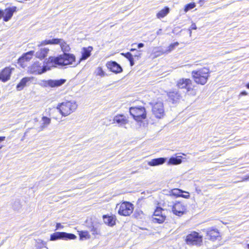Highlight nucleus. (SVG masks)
<instances>
[{
    "label": "nucleus",
    "mask_w": 249,
    "mask_h": 249,
    "mask_svg": "<svg viewBox=\"0 0 249 249\" xmlns=\"http://www.w3.org/2000/svg\"><path fill=\"white\" fill-rule=\"evenodd\" d=\"M75 60V56L71 53H64L57 57L50 56L44 61L43 65L38 61L35 62L30 67L29 71L32 74H41L50 70L52 67L72 64Z\"/></svg>",
    "instance_id": "f257e3e1"
},
{
    "label": "nucleus",
    "mask_w": 249,
    "mask_h": 249,
    "mask_svg": "<svg viewBox=\"0 0 249 249\" xmlns=\"http://www.w3.org/2000/svg\"><path fill=\"white\" fill-rule=\"evenodd\" d=\"M210 71L206 68H202L198 71L192 72V75L194 81L198 84L204 85L206 83L209 77Z\"/></svg>",
    "instance_id": "f03ea898"
},
{
    "label": "nucleus",
    "mask_w": 249,
    "mask_h": 249,
    "mask_svg": "<svg viewBox=\"0 0 249 249\" xmlns=\"http://www.w3.org/2000/svg\"><path fill=\"white\" fill-rule=\"evenodd\" d=\"M186 242L188 245L200 246L202 242V236L194 231L186 236Z\"/></svg>",
    "instance_id": "7ed1b4c3"
},
{
    "label": "nucleus",
    "mask_w": 249,
    "mask_h": 249,
    "mask_svg": "<svg viewBox=\"0 0 249 249\" xmlns=\"http://www.w3.org/2000/svg\"><path fill=\"white\" fill-rule=\"evenodd\" d=\"M133 211V204L128 202H124L119 205L118 213L121 215L128 216L132 213Z\"/></svg>",
    "instance_id": "20e7f679"
},
{
    "label": "nucleus",
    "mask_w": 249,
    "mask_h": 249,
    "mask_svg": "<svg viewBox=\"0 0 249 249\" xmlns=\"http://www.w3.org/2000/svg\"><path fill=\"white\" fill-rule=\"evenodd\" d=\"M76 238V236L72 233L64 232H56L51 235V240L54 241L58 239L73 240Z\"/></svg>",
    "instance_id": "39448f33"
},
{
    "label": "nucleus",
    "mask_w": 249,
    "mask_h": 249,
    "mask_svg": "<svg viewBox=\"0 0 249 249\" xmlns=\"http://www.w3.org/2000/svg\"><path fill=\"white\" fill-rule=\"evenodd\" d=\"M66 80L61 79L59 80H43L41 81V85L44 87H49L51 88L58 87L62 86L66 82Z\"/></svg>",
    "instance_id": "423d86ee"
},
{
    "label": "nucleus",
    "mask_w": 249,
    "mask_h": 249,
    "mask_svg": "<svg viewBox=\"0 0 249 249\" xmlns=\"http://www.w3.org/2000/svg\"><path fill=\"white\" fill-rule=\"evenodd\" d=\"M177 86L180 89H186L187 91H190L193 89L192 81L190 79L182 78L178 80L177 82Z\"/></svg>",
    "instance_id": "0eeeda50"
},
{
    "label": "nucleus",
    "mask_w": 249,
    "mask_h": 249,
    "mask_svg": "<svg viewBox=\"0 0 249 249\" xmlns=\"http://www.w3.org/2000/svg\"><path fill=\"white\" fill-rule=\"evenodd\" d=\"M34 53V51H31L24 54L18 59V63L20 65L22 68L25 67L27 66L26 62L31 59Z\"/></svg>",
    "instance_id": "6e6552de"
},
{
    "label": "nucleus",
    "mask_w": 249,
    "mask_h": 249,
    "mask_svg": "<svg viewBox=\"0 0 249 249\" xmlns=\"http://www.w3.org/2000/svg\"><path fill=\"white\" fill-rule=\"evenodd\" d=\"M14 68L9 67H6L0 72V80L3 82L8 81L11 77V75Z\"/></svg>",
    "instance_id": "1a4fd4ad"
},
{
    "label": "nucleus",
    "mask_w": 249,
    "mask_h": 249,
    "mask_svg": "<svg viewBox=\"0 0 249 249\" xmlns=\"http://www.w3.org/2000/svg\"><path fill=\"white\" fill-rule=\"evenodd\" d=\"M129 112L137 121H141L146 118L145 110H129Z\"/></svg>",
    "instance_id": "9d476101"
},
{
    "label": "nucleus",
    "mask_w": 249,
    "mask_h": 249,
    "mask_svg": "<svg viewBox=\"0 0 249 249\" xmlns=\"http://www.w3.org/2000/svg\"><path fill=\"white\" fill-rule=\"evenodd\" d=\"M185 206L179 202L175 203L172 207V211L176 215H182L185 213Z\"/></svg>",
    "instance_id": "9b49d317"
},
{
    "label": "nucleus",
    "mask_w": 249,
    "mask_h": 249,
    "mask_svg": "<svg viewBox=\"0 0 249 249\" xmlns=\"http://www.w3.org/2000/svg\"><path fill=\"white\" fill-rule=\"evenodd\" d=\"M106 66L110 71L116 73H120L123 71L121 66L115 61L108 62Z\"/></svg>",
    "instance_id": "f8f14e48"
},
{
    "label": "nucleus",
    "mask_w": 249,
    "mask_h": 249,
    "mask_svg": "<svg viewBox=\"0 0 249 249\" xmlns=\"http://www.w3.org/2000/svg\"><path fill=\"white\" fill-rule=\"evenodd\" d=\"M103 219L105 224L109 226L112 227L116 224V218L114 215H104Z\"/></svg>",
    "instance_id": "ddd939ff"
},
{
    "label": "nucleus",
    "mask_w": 249,
    "mask_h": 249,
    "mask_svg": "<svg viewBox=\"0 0 249 249\" xmlns=\"http://www.w3.org/2000/svg\"><path fill=\"white\" fill-rule=\"evenodd\" d=\"M208 238L215 241L219 237V232L217 229H208L207 231Z\"/></svg>",
    "instance_id": "4468645a"
},
{
    "label": "nucleus",
    "mask_w": 249,
    "mask_h": 249,
    "mask_svg": "<svg viewBox=\"0 0 249 249\" xmlns=\"http://www.w3.org/2000/svg\"><path fill=\"white\" fill-rule=\"evenodd\" d=\"M33 77H26L23 78L17 86V89L18 91L21 90L25 86H27V83L33 80Z\"/></svg>",
    "instance_id": "2eb2a0df"
},
{
    "label": "nucleus",
    "mask_w": 249,
    "mask_h": 249,
    "mask_svg": "<svg viewBox=\"0 0 249 249\" xmlns=\"http://www.w3.org/2000/svg\"><path fill=\"white\" fill-rule=\"evenodd\" d=\"M76 107H77L75 102L67 101L59 104L56 107V109H60L61 107L62 108L65 107L68 108V109H75Z\"/></svg>",
    "instance_id": "dca6fc26"
},
{
    "label": "nucleus",
    "mask_w": 249,
    "mask_h": 249,
    "mask_svg": "<svg viewBox=\"0 0 249 249\" xmlns=\"http://www.w3.org/2000/svg\"><path fill=\"white\" fill-rule=\"evenodd\" d=\"M16 7H14L12 8L6 9L5 10V13H4L3 20L4 21H9L13 15V13L15 11H16Z\"/></svg>",
    "instance_id": "f3484780"
},
{
    "label": "nucleus",
    "mask_w": 249,
    "mask_h": 249,
    "mask_svg": "<svg viewBox=\"0 0 249 249\" xmlns=\"http://www.w3.org/2000/svg\"><path fill=\"white\" fill-rule=\"evenodd\" d=\"M92 47L89 46L88 48H83L82 52V57L80 60H86L89 57L91 54V52L92 51Z\"/></svg>",
    "instance_id": "a211bd4d"
},
{
    "label": "nucleus",
    "mask_w": 249,
    "mask_h": 249,
    "mask_svg": "<svg viewBox=\"0 0 249 249\" xmlns=\"http://www.w3.org/2000/svg\"><path fill=\"white\" fill-rule=\"evenodd\" d=\"M113 121L119 124L120 125L125 124L128 123L126 118L123 115L116 116L114 118Z\"/></svg>",
    "instance_id": "6ab92c4d"
},
{
    "label": "nucleus",
    "mask_w": 249,
    "mask_h": 249,
    "mask_svg": "<svg viewBox=\"0 0 249 249\" xmlns=\"http://www.w3.org/2000/svg\"><path fill=\"white\" fill-rule=\"evenodd\" d=\"M166 159L164 158H160L152 160L148 162V165L154 166L162 164L166 161Z\"/></svg>",
    "instance_id": "aec40b11"
},
{
    "label": "nucleus",
    "mask_w": 249,
    "mask_h": 249,
    "mask_svg": "<svg viewBox=\"0 0 249 249\" xmlns=\"http://www.w3.org/2000/svg\"><path fill=\"white\" fill-rule=\"evenodd\" d=\"M100 226L99 223H92L90 229V231L93 235L99 234L100 233Z\"/></svg>",
    "instance_id": "412c9836"
},
{
    "label": "nucleus",
    "mask_w": 249,
    "mask_h": 249,
    "mask_svg": "<svg viewBox=\"0 0 249 249\" xmlns=\"http://www.w3.org/2000/svg\"><path fill=\"white\" fill-rule=\"evenodd\" d=\"M49 50L47 48H42L37 51L36 53V56L40 59H43L47 56Z\"/></svg>",
    "instance_id": "4be33fe9"
},
{
    "label": "nucleus",
    "mask_w": 249,
    "mask_h": 249,
    "mask_svg": "<svg viewBox=\"0 0 249 249\" xmlns=\"http://www.w3.org/2000/svg\"><path fill=\"white\" fill-rule=\"evenodd\" d=\"M62 39L53 38L50 40L42 41L38 46L45 45L47 44H60Z\"/></svg>",
    "instance_id": "5701e85b"
},
{
    "label": "nucleus",
    "mask_w": 249,
    "mask_h": 249,
    "mask_svg": "<svg viewBox=\"0 0 249 249\" xmlns=\"http://www.w3.org/2000/svg\"><path fill=\"white\" fill-rule=\"evenodd\" d=\"M181 156H178L176 157H171L169 159L168 162L169 165H178L182 162Z\"/></svg>",
    "instance_id": "b1692460"
},
{
    "label": "nucleus",
    "mask_w": 249,
    "mask_h": 249,
    "mask_svg": "<svg viewBox=\"0 0 249 249\" xmlns=\"http://www.w3.org/2000/svg\"><path fill=\"white\" fill-rule=\"evenodd\" d=\"M166 219L165 215H159V216H153L152 217V221L154 223H162Z\"/></svg>",
    "instance_id": "393cba45"
},
{
    "label": "nucleus",
    "mask_w": 249,
    "mask_h": 249,
    "mask_svg": "<svg viewBox=\"0 0 249 249\" xmlns=\"http://www.w3.org/2000/svg\"><path fill=\"white\" fill-rule=\"evenodd\" d=\"M169 11L170 10L168 7H165L157 14V18H164L169 13Z\"/></svg>",
    "instance_id": "a878e982"
},
{
    "label": "nucleus",
    "mask_w": 249,
    "mask_h": 249,
    "mask_svg": "<svg viewBox=\"0 0 249 249\" xmlns=\"http://www.w3.org/2000/svg\"><path fill=\"white\" fill-rule=\"evenodd\" d=\"M42 124L41 126V130H43L45 128L47 127L48 125L51 123V119L47 117L43 116L42 118Z\"/></svg>",
    "instance_id": "bb28decb"
},
{
    "label": "nucleus",
    "mask_w": 249,
    "mask_h": 249,
    "mask_svg": "<svg viewBox=\"0 0 249 249\" xmlns=\"http://www.w3.org/2000/svg\"><path fill=\"white\" fill-rule=\"evenodd\" d=\"M121 55L124 56L129 61L131 66H133L134 65L133 56L130 53H122Z\"/></svg>",
    "instance_id": "cd10ccee"
},
{
    "label": "nucleus",
    "mask_w": 249,
    "mask_h": 249,
    "mask_svg": "<svg viewBox=\"0 0 249 249\" xmlns=\"http://www.w3.org/2000/svg\"><path fill=\"white\" fill-rule=\"evenodd\" d=\"M60 45L62 51L64 52V53H66L65 52H68L70 50V47L62 39H61V42L60 43Z\"/></svg>",
    "instance_id": "c85d7f7f"
},
{
    "label": "nucleus",
    "mask_w": 249,
    "mask_h": 249,
    "mask_svg": "<svg viewBox=\"0 0 249 249\" xmlns=\"http://www.w3.org/2000/svg\"><path fill=\"white\" fill-rule=\"evenodd\" d=\"M153 114L158 119L162 118L164 115L163 110H152Z\"/></svg>",
    "instance_id": "c756f323"
},
{
    "label": "nucleus",
    "mask_w": 249,
    "mask_h": 249,
    "mask_svg": "<svg viewBox=\"0 0 249 249\" xmlns=\"http://www.w3.org/2000/svg\"><path fill=\"white\" fill-rule=\"evenodd\" d=\"M81 240L89 239L90 236L88 231H81L79 233Z\"/></svg>",
    "instance_id": "7c9ffc66"
},
{
    "label": "nucleus",
    "mask_w": 249,
    "mask_h": 249,
    "mask_svg": "<svg viewBox=\"0 0 249 249\" xmlns=\"http://www.w3.org/2000/svg\"><path fill=\"white\" fill-rule=\"evenodd\" d=\"M165 210L161 208V207H157L155 210L153 214V216H159V215H165Z\"/></svg>",
    "instance_id": "2f4dec72"
},
{
    "label": "nucleus",
    "mask_w": 249,
    "mask_h": 249,
    "mask_svg": "<svg viewBox=\"0 0 249 249\" xmlns=\"http://www.w3.org/2000/svg\"><path fill=\"white\" fill-rule=\"evenodd\" d=\"M56 111L59 115L62 116H67L71 113V110H56Z\"/></svg>",
    "instance_id": "473e14b6"
},
{
    "label": "nucleus",
    "mask_w": 249,
    "mask_h": 249,
    "mask_svg": "<svg viewBox=\"0 0 249 249\" xmlns=\"http://www.w3.org/2000/svg\"><path fill=\"white\" fill-rule=\"evenodd\" d=\"M169 97L173 100V101H176L177 99H179L180 97L178 93L170 92L169 94Z\"/></svg>",
    "instance_id": "72a5a7b5"
},
{
    "label": "nucleus",
    "mask_w": 249,
    "mask_h": 249,
    "mask_svg": "<svg viewBox=\"0 0 249 249\" xmlns=\"http://www.w3.org/2000/svg\"><path fill=\"white\" fill-rule=\"evenodd\" d=\"M195 7H196V4L194 2L187 4V5H185V7L184 8V11L185 12H187L189 10L195 8Z\"/></svg>",
    "instance_id": "f704fd0d"
},
{
    "label": "nucleus",
    "mask_w": 249,
    "mask_h": 249,
    "mask_svg": "<svg viewBox=\"0 0 249 249\" xmlns=\"http://www.w3.org/2000/svg\"><path fill=\"white\" fill-rule=\"evenodd\" d=\"M96 72L97 75H99L101 77H103L105 75V72L101 67H98L96 70Z\"/></svg>",
    "instance_id": "c9c22d12"
},
{
    "label": "nucleus",
    "mask_w": 249,
    "mask_h": 249,
    "mask_svg": "<svg viewBox=\"0 0 249 249\" xmlns=\"http://www.w3.org/2000/svg\"><path fill=\"white\" fill-rule=\"evenodd\" d=\"M179 43L178 42H176L173 44H170V45L168 47V49L167 51L168 52H170L173 50L175 47H177Z\"/></svg>",
    "instance_id": "e433bc0d"
},
{
    "label": "nucleus",
    "mask_w": 249,
    "mask_h": 249,
    "mask_svg": "<svg viewBox=\"0 0 249 249\" xmlns=\"http://www.w3.org/2000/svg\"><path fill=\"white\" fill-rule=\"evenodd\" d=\"M182 192H183V191L178 189H173L172 191V193L174 196H180L179 193Z\"/></svg>",
    "instance_id": "4c0bfd02"
},
{
    "label": "nucleus",
    "mask_w": 249,
    "mask_h": 249,
    "mask_svg": "<svg viewBox=\"0 0 249 249\" xmlns=\"http://www.w3.org/2000/svg\"><path fill=\"white\" fill-rule=\"evenodd\" d=\"M5 137H0V142L2 141H3L5 140ZM3 147V145H1L0 144V149L2 148Z\"/></svg>",
    "instance_id": "58836bf2"
},
{
    "label": "nucleus",
    "mask_w": 249,
    "mask_h": 249,
    "mask_svg": "<svg viewBox=\"0 0 249 249\" xmlns=\"http://www.w3.org/2000/svg\"><path fill=\"white\" fill-rule=\"evenodd\" d=\"M141 53H140V51H138V52H137V54L134 55V57H137L138 58H139V57H141Z\"/></svg>",
    "instance_id": "ea45409f"
},
{
    "label": "nucleus",
    "mask_w": 249,
    "mask_h": 249,
    "mask_svg": "<svg viewBox=\"0 0 249 249\" xmlns=\"http://www.w3.org/2000/svg\"><path fill=\"white\" fill-rule=\"evenodd\" d=\"M191 30H196V26L195 23H193L191 26Z\"/></svg>",
    "instance_id": "a19ab883"
},
{
    "label": "nucleus",
    "mask_w": 249,
    "mask_h": 249,
    "mask_svg": "<svg viewBox=\"0 0 249 249\" xmlns=\"http://www.w3.org/2000/svg\"><path fill=\"white\" fill-rule=\"evenodd\" d=\"M243 181H247L249 180V175L246 176L245 178H243Z\"/></svg>",
    "instance_id": "79ce46f5"
},
{
    "label": "nucleus",
    "mask_w": 249,
    "mask_h": 249,
    "mask_svg": "<svg viewBox=\"0 0 249 249\" xmlns=\"http://www.w3.org/2000/svg\"><path fill=\"white\" fill-rule=\"evenodd\" d=\"M144 46V44L142 43H140L138 44V48L140 49Z\"/></svg>",
    "instance_id": "37998d69"
},
{
    "label": "nucleus",
    "mask_w": 249,
    "mask_h": 249,
    "mask_svg": "<svg viewBox=\"0 0 249 249\" xmlns=\"http://www.w3.org/2000/svg\"><path fill=\"white\" fill-rule=\"evenodd\" d=\"M180 196H182L183 197H184V198H189L190 196L189 195L186 196V195H180Z\"/></svg>",
    "instance_id": "c03bdc74"
},
{
    "label": "nucleus",
    "mask_w": 249,
    "mask_h": 249,
    "mask_svg": "<svg viewBox=\"0 0 249 249\" xmlns=\"http://www.w3.org/2000/svg\"><path fill=\"white\" fill-rule=\"evenodd\" d=\"M4 16V12L0 10V19Z\"/></svg>",
    "instance_id": "a18cd8bd"
},
{
    "label": "nucleus",
    "mask_w": 249,
    "mask_h": 249,
    "mask_svg": "<svg viewBox=\"0 0 249 249\" xmlns=\"http://www.w3.org/2000/svg\"><path fill=\"white\" fill-rule=\"evenodd\" d=\"M205 0H199V3L200 4V6H202L204 3V1Z\"/></svg>",
    "instance_id": "49530a36"
},
{
    "label": "nucleus",
    "mask_w": 249,
    "mask_h": 249,
    "mask_svg": "<svg viewBox=\"0 0 249 249\" xmlns=\"http://www.w3.org/2000/svg\"><path fill=\"white\" fill-rule=\"evenodd\" d=\"M61 226V224H60V223H57V224H56V229H58V228H59Z\"/></svg>",
    "instance_id": "de8ad7c7"
},
{
    "label": "nucleus",
    "mask_w": 249,
    "mask_h": 249,
    "mask_svg": "<svg viewBox=\"0 0 249 249\" xmlns=\"http://www.w3.org/2000/svg\"><path fill=\"white\" fill-rule=\"evenodd\" d=\"M129 109H142V108H139V107H130ZM142 109H145V108L143 107Z\"/></svg>",
    "instance_id": "09e8293b"
},
{
    "label": "nucleus",
    "mask_w": 249,
    "mask_h": 249,
    "mask_svg": "<svg viewBox=\"0 0 249 249\" xmlns=\"http://www.w3.org/2000/svg\"><path fill=\"white\" fill-rule=\"evenodd\" d=\"M242 95H245L247 94V93L246 91H243L240 93Z\"/></svg>",
    "instance_id": "8fccbe9b"
},
{
    "label": "nucleus",
    "mask_w": 249,
    "mask_h": 249,
    "mask_svg": "<svg viewBox=\"0 0 249 249\" xmlns=\"http://www.w3.org/2000/svg\"><path fill=\"white\" fill-rule=\"evenodd\" d=\"M161 30L160 29L157 33L158 35H159L160 34V32H161Z\"/></svg>",
    "instance_id": "3c124183"
},
{
    "label": "nucleus",
    "mask_w": 249,
    "mask_h": 249,
    "mask_svg": "<svg viewBox=\"0 0 249 249\" xmlns=\"http://www.w3.org/2000/svg\"><path fill=\"white\" fill-rule=\"evenodd\" d=\"M136 50V49H134V48H132L130 49V51H131V52H133V51H134Z\"/></svg>",
    "instance_id": "603ef678"
},
{
    "label": "nucleus",
    "mask_w": 249,
    "mask_h": 249,
    "mask_svg": "<svg viewBox=\"0 0 249 249\" xmlns=\"http://www.w3.org/2000/svg\"><path fill=\"white\" fill-rule=\"evenodd\" d=\"M246 87L248 89H249V83L247 85Z\"/></svg>",
    "instance_id": "864d4df0"
},
{
    "label": "nucleus",
    "mask_w": 249,
    "mask_h": 249,
    "mask_svg": "<svg viewBox=\"0 0 249 249\" xmlns=\"http://www.w3.org/2000/svg\"><path fill=\"white\" fill-rule=\"evenodd\" d=\"M247 247L249 249V244L247 245Z\"/></svg>",
    "instance_id": "5fc2aeb1"
},
{
    "label": "nucleus",
    "mask_w": 249,
    "mask_h": 249,
    "mask_svg": "<svg viewBox=\"0 0 249 249\" xmlns=\"http://www.w3.org/2000/svg\"><path fill=\"white\" fill-rule=\"evenodd\" d=\"M56 119H58L59 118L58 117L55 118Z\"/></svg>",
    "instance_id": "6e6d98bb"
}]
</instances>
